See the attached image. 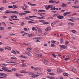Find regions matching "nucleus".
<instances>
[{"instance_id":"nucleus-1","label":"nucleus","mask_w":79,"mask_h":79,"mask_svg":"<svg viewBox=\"0 0 79 79\" xmlns=\"http://www.w3.org/2000/svg\"><path fill=\"white\" fill-rule=\"evenodd\" d=\"M45 7L47 10H49L50 8H51L50 9L51 10H52V11L53 10H56V8L55 7H54L53 8V5H48V6L46 5L45 6Z\"/></svg>"},{"instance_id":"nucleus-2","label":"nucleus","mask_w":79,"mask_h":79,"mask_svg":"<svg viewBox=\"0 0 79 79\" xmlns=\"http://www.w3.org/2000/svg\"><path fill=\"white\" fill-rule=\"evenodd\" d=\"M5 13L8 14V13H13V14H18L19 12L17 11H10V10H6L5 11Z\"/></svg>"},{"instance_id":"nucleus-3","label":"nucleus","mask_w":79,"mask_h":79,"mask_svg":"<svg viewBox=\"0 0 79 79\" xmlns=\"http://www.w3.org/2000/svg\"><path fill=\"white\" fill-rule=\"evenodd\" d=\"M2 69L4 70L5 71H6L7 72H9V73H11V70H8L7 67H2Z\"/></svg>"},{"instance_id":"nucleus-4","label":"nucleus","mask_w":79,"mask_h":79,"mask_svg":"<svg viewBox=\"0 0 79 79\" xmlns=\"http://www.w3.org/2000/svg\"><path fill=\"white\" fill-rule=\"evenodd\" d=\"M6 63H16L15 62H13V61L12 60H6Z\"/></svg>"},{"instance_id":"nucleus-5","label":"nucleus","mask_w":79,"mask_h":79,"mask_svg":"<svg viewBox=\"0 0 79 79\" xmlns=\"http://www.w3.org/2000/svg\"><path fill=\"white\" fill-rule=\"evenodd\" d=\"M60 47L61 48H63V49H65V48H66V46L64 45H59Z\"/></svg>"},{"instance_id":"nucleus-6","label":"nucleus","mask_w":79,"mask_h":79,"mask_svg":"<svg viewBox=\"0 0 79 79\" xmlns=\"http://www.w3.org/2000/svg\"><path fill=\"white\" fill-rule=\"evenodd\" d=\"M37 29H38V32L39 33H42V30H41V29L40 28H39L38 27H36Z\"/></svg>"},{"instance_id":"nucleus-7","label":"nucleus","mask_w":79,"mask_h":79,"mask_svg":"<svg viewBox=\"0 0 79 79\" xmlns=\"http://www.w3.org/2000/svg\"><path fill=\"white\" fill-rule=\"evenodd\" d=\"M57 18L60 19H63V18H64V16L62 15H58L57 16Z\"/></svg>"},{"instance_id":"nucleus-8","label":"nucleus","mask_w":79,"mask_h":79,"mask_svg":"<svg viewBox=\"0 0 79 79\" xmlns=\"http://www.w3.org/2000/svg\"><path fill=\"white\" fill-rule=\"evenodd\" d=\"M49 3H53V4H54L55 3V2H56V1H53V0H50V1H49Z\"/></svg>"},{"instance_id":"nucleus-9","label":"nucleus","mask_w":79,"mask_h":79,"mask_svg":"<svg viewBox=\"0 0 79 79\" xmlns=\"http://www.w3.org/2000/svg\"><path fill=\"white\" fill-rule=\"evenodd\" d=\"M71 12H65L63 14V15L66 16L67 15H68V14H71Z\"/></svg>"},{"instance_id":"nucleus-10","label":"nucleus","mask_w":79,"mask_h":79,"mask_svg":"<svg viewBox=\"0 0 79 79\" xmlns=\"http://www.w3.org/2000/svg\"><path fill=\"white\" fill-rule=\"evenodd\" d=\"M28 4L31 5V6H36V4H32L31 2H28Z\"/></svg>"},{"instance_id":"nucleus-11","label":"nucleus","mask_w":79,"mask_h":79,"mask_svg":"<svg viewBox=\"0 0 79 79\" xmlns=\"http://www.w3.org/2000/svg\"><path fill=\"white\" fill-rule=\"evenodd\" d=\"M20 73H24V74L28 73V72H25V71H24L23 70H22V71H20Z\"/></svg>"},{"instance_id":"nucleus-12","label":"nucleus","mask_w":79,"mask_h":79,"mask_svg":"<svg viewBox=\"0 0 79 79\" xmlns=\"http://www.w3.org/2000/svg\"><path fill=\"white\" fill-rule=\"evenodd\" d=\"M37 56H38L39 57H40L41 56H42V53H39L37 55Z\"/></svg>"},{"instance_id":"nucleus-13","label":"nucleus","mask_w":79,"mask_h":79,"mask_svg":"<svg viewBox=\"0 0 79 79\" xmlns=\"http://www.w3.org/2000/svg\"><path fill=\"white\" fill-rule=\"evenodd\" d=\"M5 48L6 50V49H7V50H11V48H10L9 47H6Z\"/></svg>"},{"instance_id":"nucleus-14","label":"nucleus","mask_w":79,"mask_h":79,"mask_svg":"<svg viewBox=\"0 0 79 79\" xmlns=\"http://www.w3.org/2000/svg\"><path fill=\"white\" fill-rule=\"evenodd\" d=\"M61 6H62V7L63 8L64 7V6H65V7H66V5H65V4H64V3H62V5Z\"/></svg>"},{"instance_id":"nucleus-15","label":"nucleus","mask_w":79,"mask_h":79,"mask_svg":"<svg viewBox=\"0 0 79 79\" xmlns=\"http://www.w3.org/2000/svg\"><path fill=\"white\" fill-rule=\"evenodd\" d=\"M35 17H37V16L35 15L31 16L29 17V18H35Z\"/></svg>"},{"instance_id":"nucleus-16","label":"nucleus","mask_w":79,"mask_h":79,"mask_svg":"<svg viewBox=\"0 0 79 79\" xmlns=\"http://www.w3.org/2000/svg\"><path fill=\"white\" fill-rule=\"evenodd\" d=\"M72 70H73V71H74V72H76V69L74 67H73L72 69Z\"/></svg>"},{"instance_id":"nucleus-17","label":"nucleus","mask_w":79,"mask_h":79,"mask_svg":"<svg viewBox=\"0 0 79 79\" xmlns=\"http://www.w3.org/2000/svg\"><path fill=\"white\" fill-rule=\"evenodd\" d=\"M72 32L73 33H74V34H77V32L75 30H72Z\"/></svg>"},{"instance_id":"nucleus-18","label":"nucleus","mask_w":79,"mask_h":79,"mask_svg":"<svg viewBox=\"0 0 79 79\" xmlns=\"http://www.w3.org/2000/svg\"><path fill=\"white\" fill-rule=\"evenodd\" d=\"M32 31H37V28L35 27H33L32 28Z\"/></svg>"},{"instance_id":"nucleus-19","label":"nucleus","mask_w":79,"mask_h":79,"mask_svg":"<svg viewBox=\"0 0 79 79\" xmlns=\"http://www.w3.org/2000/svg\"><path fill=\"white\" fill-rule=\"evenodd\" d=\"M38 12H39L40 11L42 12H45V10H40L38 11Z\"/></svg>"},{"instance_id":"nucleus-20","label":"nucleus","mask_w":79,"mask_h":79,"mask_svg":"<svg viewBox=\"0 0 79 79\" xmlns=\"http://www.w3.org/2000/svg\"><path fill=\"white\" fill-rule=\"evenodd\" d=\"M78 2H79V1H78L76 0L75 1V2L74 3L75 5H77V3H78Z\"/></svg>"},{"instance_id":"nucleus-21","label":"nucleus","mask_w":79,"mask_h":79,"mask_svg":"<svg viewBox=\"0 0 79 79\" xmlns=\"http://www.w3.org/2000/svg\"><path fill=\"white\" fill-rule=\"evenodd\" d=\"M29 23H33L34 24H35V22H32V21H29L28 22Z\"/></svg>"},{"instance_id":"nucleus-22","label":"nucleus","mask_w":79,"mask_h":79,"mask_svg":"<svg viewBox=\"0 0 79 79\" xmlns=\"http://www.w3.org/2000/svg\"><path fill=\"white\" fill-rule=\"evenodd\" d=\"M64 76H68L69 74H68V73H64L63 74Z\"/></svg>"},{"instance_id":"nucleus-23","label":"nucleus","mask_w":79,"mask_h":79,"mask_svg":"<svg viewBox=\"0 0 79 79\" xmlns=\"http://www.w3.org/2000/svg\"><path fill=\"white\" fill-rule=\"evenodd\" d=\"M20 58H27L26 57L24 56L23 55H21L19 56Z\"/></svg>"},{"instance_id":"nucleus-24","label":"nucleus","mask_w":79,"mask_h":79,"mask_svg":"<svg viewBox=\"0 0 79 79\" xmlns=\"http://www.w3.org/2000/svg\"><path fill=\"white\" fill-rule=\"evenodd\" d=\"M13 8H18V6H16V5H14L13 6Z\"/></svg>"},{"instance_id":"nucleus-25","label":"nucleus","mask_w":79,"mask_h":79,"mask_svg":"<svg viewBox=\"0 0 79 79\" xmlns=\"http://www.w3.org/2000/svg\"><path fill=\"white\" fill-rule=\"evenodd\" d=\"M12 52L13 53H14V54H16V52H15V51L13 50L12 51Z\"/></svg>"},{"instance_id":"nucleus-26","label":"nucleus","mask_w":79,"mask_h":79,"mask_svg":"<svg viewBox=\"0 0 79 79\" xmlns=\"http://www.w3.org/2000/svg\"><path fill=\"white\" fill-rule=\"evenodd\" d=\"M58 14H55L52 15V16L53 17H56L57 16H58Z\"/></svg>"},{"instance_id":"nucleus-27","label":"nucleus","mask_w":79,"mask_h":79,"mask_svg":"<svg viewBox=\"0 0 79 79\" xmlns=\"http://www.w3.org/2000/svg\"><path fill=\"white\" fill-rule=\"evenodd\" d=\"M24 22H21V24H20V25L21 26H23L24 25Z\"/></svg>"},{"instance_id":"nucleus-28","label":"nucleus","mask_w":79,"mask_h":79,"mask_svg":"<svg viewBox=\"0 0 79 79\" xmlns=\"http://www.w3.org/2000/svg\"><path fill=\"white\" fill-rule=\"evenodd\" d=\"M38 19H41V18H43V19H45V18L42 17H37Z\"/></svg>"},{"instance_id":"nucleus-29","label":"nucleus","mask_w":79,"mask_h":79,"mask_svg":"<svg viewBox=\"0 0 79 79\" xmlns=\"http://www.w3.org/2000/svg\"><path fill=\"white\" fill-rule=\"evenodd\" d=\"M0 30H2V31L4 30V28L3 27H0Z\"/></svg>"},{"instance_id":"nucleus-30","label":"nucleus","mask_w":79,"mask_h":79,"mask_svg":"<svg viewBox=\"0 0 79 79\" xmlns=\"http://www.w3.org/2000/svg\"><path fill=\"white\" fill-rule=\"evenodd\" d=\"M19 15H20V16H23V13H19Z\"/></svg>"},{"instance_id":"nucleus-31","label":"nucleus","mask_w":79,"mask_h":79,"mask_svg":"<svg viewBox=\"0 0 79 79\" xmlns=\"http://www.w3.org/2000/svg\"><path fill=\"white\" fill-rule=\"evenodd\" d=\"M28 55L30 56H32V54H31V52H29Z\"/></svg>"},{"instance_id":"nucleus-32","label":"nucleus","mask_w":79,"mask_h":79,"mask_svg":"<svg viewBox=\"0 0 79 79\" xmlns=\"http://www.w3.org/2000/svg\"><path fill=\"white\" fill-rule=\"evenodd\" d=\"M31 49H32V48H27V50L28 51L31 50Z\"/></svg>"},{"instance_id":"nucleus-33","label":"nucleus","mask_w":79,"mask_h":79,"mask_svg":"<svg viewBox=\"0 0 79 79\" xmlns=\"http://www.w3.org/2000/svg\"><path fill=\"white\" fill-rule=\"evenodd\" d=\"M76 15H77V13H74L72 14V16H76Z\"/></svg>"},{"instance_id":"nucleus-34","label":"nucleus","mask_w":79,"mask_h":79,"mask_svg":"<svg viewBox=\"0 0 79 79\" xmlns=\"http://www.w3.org/2000/svg\"><path fill=\"white\" fill-rule=\"evenodd\" d=\"M2 24H3V25H4V26H6V24H5V22H2Z\"/></svg>"},{"instance_id":"nucleus-35","label":"nucleus","mask_w":79,"mask_h":79,"mask_svg":"<svg viewBox=\"0 0 79 79\" xmlns=\"http://www.w3.org/2000/svg\"><path fill=\"white\" fill-rule=\"evenodd\" d=\"M3 77H6L7 76V74H5V73H3Z\"/></svg>"},{"instance_id":"nucleus-36","label":"nucleus","mask_w":79,"mask_h":79,"mask_svg":"<svg viewBox=\"0 0 79 79\" xmlns=\"http://www.w3.org/2000/svg\"><path fill=\"white\" fill-rule=\"evenodd\" d=\"M51 42H52V44H55V42H56V41H54V40H52Z\"/></svg>"},{"instance_id":"nucleus-37","label":"nucleus","mask_w":79,"mask_h":79,"mask_svg":"<svg viewBox=\"0 0 79 79\" xmlns=\"http://www.w3.org/2000/svg\"><path fill=\"white\" fill-rule=\"evenodd\" d=\"M34 71H36V70H39V68H34Z\"/></svg>"},{"instance_id":"nucleus-38","label":"nucleus","mask_w":79,"mask_h":79,"mask_svg":"<svg viewBox=\"0 0 79 79\" xmlns=\"http://www.w3.org/2000/svg\"><path fill=\"white\" fill-rule=\"evenodd\" d=\"M47 71H48V72H49V73H51V72H52L51 70H50V69H47Z\"/></svg>"},{"instance_id":"nucleus-39","label":"nucleus","mask_w":79,"mask_h":79,"mask_svg":"<svg viewBox=\"0 0 79 79\" xmlns=\"http://www.w3.org/2000/svg\"><path fill=\"white\" fill-rule=\"evenodd\" d=\"M4 10V7H1V8H0V10L2 11V10Z\"/></svg>"},{"instance_id":"nucleus-40","label":"nucleus","mask_w":79,"mask_h":79,"mask_svg":"<svg viewBox=\"0 0 79 79\" xmlns=\"http://www.w3.org/2000/svg\"><path fill=\"white\" fill-rule=\"evenodd\" d=\"M3 50H4L3 49L0 48V52H2V51H3Z\"/></svg>"},{"instance_id":"nucleus-41","label":"nucleus","mask_w":79,"mask_h":79,"mask_svg":"<svg viewBox=\"0 0 79 79\" xmlns=\"http://www.w3.org/2000/svg\"><path fill=\"white\" fill-rule=\"evenodd\" d=\"M29 37H31V36H32V34H28V35Z\"/></svg>"},{"instance_id":"nucleus-42","label":"nucleus","mask_w":79,"mask_h":79,"mask_svg":"<svg viewBox=\"0 0 79 79\" xmlns=\"http://www.w3.org/2000/svg\"><path fill=\"white\" fill-rule=\"evenodd\" d=\"M8 8H13V6H8Z\"/></svg>"},{"instance_id":"nucleus-43","label":"nucleus","mask_w":79,"mask_h":79,"mask_svg":"<svg viewBox=\"0 0 79 79\" xmlns=\"http://www.w3.org/2000/svg\"><path fill=\"white\" fill-rule=\"evenodd\" d=\"M6 66V64H4L2 65V67H4V66Z\"/></svg>"},{"instance_id":"nucleus-44","label":"nucleus","mask_w":79,"mask_h":79,"mask_svg":"<svg viewBox=\"0 0 79 79\" xmlns=\"http://www.w3.org/2000/svg\"><path fill=\"white\" fill-rule=\"evenodd\" d=\"M24 12L25 13H31L30 11H24Z\"/></svg>"},{"instance_id":"nucleus-45","label":"nucleus","mask_w":79,"mask_h":79,"mask_svg":"<svg viewBox=\"0 0 79 79\" xmlns=\"http://www.w3.org/2000/svg\"><path fill=\"white\" fill-rule=\"evenodd\" d=\"M29 74L30 75H34V73L32 72H30L29 73Z\"/></svg>"},{"instance_id":"nucleus-46","label":"nucleus","mask_w":79,"mask_h":79,"mask_svg":"<svg viewBox=\"0 0 79 79\" xmlns=\"http://www.w3.org/2000/svg\"><path fill=\"white\" fill-rule=\"evenodd\" d=\"M2 17L3 18H4V19H5V18H7V17H6L5 15H4L2 16Z\"/></svg>"},{"instance_id":"nucleus-47","label":"nucleus","mask_w":79,"mask_h":79,"mask_svg":"<svg viewBox=\"0 0 79 79\" xmlns=\"http://www.w3.org/2000/svg\"><path fill=\"white\" fill-rule=\"evenodd\" d=\"M68 43H69V42H68V41H66L65 43V44L67 45V44H68Z\"/></svg>"},{"instance_id":"nucleus-48","label":"nucleus","mask_w":79,"mask_h":79,"mask_svg":"<svg viewBox=\"0 0 79 79\" xmlns=\"http://www.w3.org/2000/svg\"><path fill=\"white\" fill-rule=\"evenodd\" d=\"M60 42L61 43L63 42V40L62 38H60Z\"/></svg>"},{"instance_id":"nucleus-49","label":"nucleus","mask_w":79,"mask_h":79,"mask_svg":"<svg viewBox=\"0 0 79 79\" xmlns=\"http://www.w3.org/2000/svg\"><path fill=\"white\" fill-rule=\"evenodd\" d=\"M49 74L50 75H55V74H54V73H49Z\"/></svg>"},{"instance_id":"nucleus-50","label":"nucleus","mask_w":79,"mask_h":79,"mask_svg":"<svg viewBox=\"0 0 79 79\" xmlns=\"http://www.w3.org/2000/svg\"><path fill=\"white\" fill-rule=\"evenodd\" d=\"M58 73H60V70L59 69H57L56 70Z\"/></svg>"},{"instance_id":"nucleus-51","label":"nucleus","mask_w":79,"mask_h":79,"mask_svg":"<svg viewBox=\"0 0 79 79\" xmlns=\"http://www.w3.org/2000/svg\"><path fill=\"white\" fill-rule=\"evenodd\" d=\"M31 77H32V78H35V75H33L32 76H31Z\"/></svg>"},{"instance_id":"nucleus-52","label":"nucleus","mask_w":79,"mask_h":79,"mask_svg":"<svg viewBox=\"0 0 79 79\" xmlns=\"http://www.w3.org/2000/svg\"><path fill=\"white\" fill-rule=\"evenodd\" d=\"M44 64H47V63H48V62L47 61H44Z\"/></svg>"},{"instance_id":"nucleus-53","label":"nucleus","mask_w":79,"mask_h":79,"mask_svg":"<svg viewBox=\"0 0 79 79\" xmlns=\"http://www.w3.org/2000/svg\"><path fill=\"white\" fill-rule=\"evenodd\" d=\"M3 75H4V74H3V73H0V76H3Z\"/></svg>"},{"instance_id":"nucleus-54","label":"nucleus","mask_w":79,"mask_h":79,"mask_svg":"<svg viewBox=\"0 0 79 79\" xmlns=\"http://www.w3.org/2000/svg\"><path fill=\"white\" fill-rule=\"evenodd\" d=\"M23 30L25 31H27V29L26 28H25L23 29Z\"/></svg>"},{"instance_id":"nucleus-55","label":"nucleus","mask_w":79,"mask_h":79,"mask_svg":"<svg viewBox=\"0 0 79 79\" xmlns=\"http://www.w3.org/2000/svg\"><path fill=\"white\" fill-rule=\"evenodd\" d=\"M70 24L72 26H74V24L73 23H70Z\"/></svg>"},{"instance_id":"nucleus-56","label":"nucleus","mask_w":79,"mask_h":79,"mask_svg":"<svg viewBox=\"0 0 79 79\" xmlns=\"http://www.w3.org/2000/svg\"><path fill=\"white\" fill-rule=\"evenodd\" d=\"M15 76H17V77H18V76H19V74H18V73H16Z\"/></svg>"},{"instance_id":"nucleus-57","label":"nucleus","mask_w":79,"mask_h":79,"mask_svg":"<svg viewBox=\"0 0 79 79\" xmlns=\"http://www.w3.org/2000/svg\"><path fill=\"white\" fill-rule=\"evenodd\" d=\"M70 18L72 19H75L76 20V19H75V18L73 17H71Z\"/></svg>"},{"instance_id":"nucleus-58","label":"nucleus","mask_w":79,"mask_h":79,"mask_svg":"<svg viewBox=\"0 0 79 79\" xmlns=\"http://www.w3.org/2000/svg\"><path fill=\"white\" fill-rule=\"evenodd\" d=\"M2 3H6V0L3 1Z\"/></svg>"},{"instance_id":"nucleus-59","label":"nucleus","mask_w":79,"mask_h":79,"mask_svg":"<svg viewBox=\"0 0 79 79\" xmlns=\"http://www.w3.org/2000/svg\"><path fill=\"white\" fill-rule=\"evenodd\" d=\"M51 46L52 47H53L55 46V44H52L51 45Z\"/></svg>"},{"instance_id":"nucleus-60","label":"nucleus","mask_w":79,"mask_h":79,"mask_svg":"<svg viewBox=\"0 0 79 79\" xmlns=\"http://www.w3.org/2000/svg\"><path fill=\"white\" fill-rule=\"evenodd\" d=\"M13 20H19V19H12Z\"/></svg>"},{"instance_id":"nucleus-61","label":"nucleus","mask_w":79,"mask_h":79,"mask_svg":"<svg viewBox=\"0 0 79 79\" xmlns=\"http://www.w3.org/2000/svg\"><path fill=\"white\" fill-rule=\"evenodd\" d=\"M52 55L54 57V58H56V55L53 54H52Z\"/></svg>"},{"instance_id":"nucleus-62","label":"nucleus","mask_w":79,"mask_h":79,"mask_svg":"<svg viewBox=\"0 0 79 79\" xmlns=\"http://www.w3.org/2000/svg\"><path fill=\"white\" fill-rule=\"evenodd\" d=\"M8 29H12V27H8Z\"/></svg>"},{"instance_id":"nucleus-63","label":"nucleus","mask_w":79,"mask_h":79,"mask_svg":"<svg viewBox=\"0 0 79 79\" xmlns=\"http://www.w3.org/2000/svg\"><path fill=\"white\" fill-rule=\"evenodd\" d=\"M51 25L52 26V27H54V26H53V23H52L51 24Z\"/></svg>"},{"instance_id":"nucleus-64","label":"nucleus","mask_w":79,"mask_h":79,"mask_svg":"<svg viewBox=\"0 0 79 79\" xmlns=\"http://www.w3.org/2000/svg\"><path fill=\"white\" fill-rule=\"evenodd\" d=\"M44 24H49V23H48V22H44Z\"/></svg>"}]
</instances>
